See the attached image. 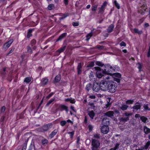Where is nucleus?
<instances>
[{
    "instance_id": "f257e3e1",
    "label": "nucleus",
    "mask_w": 150,
    "mask_h": 150,
    "mask_svg": "<svg viewBox=\"0 0 150 150\" xmlns=\"http://www.w3.org/2000/svg\"><path fill=\"white\" fill-rule=\"evenodd\" d=\"M94 69L95 70H96V74L97 77L100 79L104 76L105 77L106 79H109L110 78L109 76H106L107 75L104 69L103 70L98 67H95Z\"/></svg>"
},
{
    "instance_id": "f03ea898",
    "label": "nucleus",
    "mask_w": 150,
    "mask_h": 150,
    "mask_svg": "<svg viewBox=\"0 0 150 150\" xmlns=\"http://www.w3.org/2000/svg\"><path fill=\"white\" fill-rule=\"evenodd\" d=\"M104 70L107 76L110 75L112 76L113 74L112 72L115 71V69L109 64H105L104 66Z\"/></svg>"
},
{
    "instance_id": "7ed1b4c3",
    "label": "nucleus",
    "mask_w": 150,
    "mask_h": 150,
    "mask_svg": "<svg viewBox=\"0 0 150 150\" xmlns=\"http://www.w3.org/2000/svg\"><path fill=\"white\" fill-rule=\"evenodd\" d=\"M108 90L112 93H113L116 91L117 86V84L114 82H108Z\"/></svg>"
},
{
    "instance_id": "20e7f679",
    "label": "nucleus",
    "mask_w": 150,
    "mask_h": 150,
    "mask_svg": "<svg viewBox=\"0 0 150 150\" xmlns=\"http://www.w3.org/2000/svg\"><path fill=\"white\" fill-rule=\"evenodd\" d=\"M100 145L99 140L93 139H92L91 149L92 150H98Z\"/></svg>"
},
{
    "instance_id": "39448f33",
    "label": "nucleus",
    "mask_w": 150,
    "mask_h": 150,
    "mask_svg": "<svg viewBox=\"0 0 150 150\" xmlns=\"http://www.w3.org/2000/svg\"><path fill=\"white\" fill-rule=\"evenodd\" d=\"M109 82L105 80H103L100 81V85L101 90L103 91L108 90V86Z\"/></svg>"
},
{
    "instance_id": "423d86ee",
    "label": "nucleus",
    "mask_w": 150,
    "mask_h": 150,
    "mask_svg": "<svg viewBox=\"0 0 150 150\" xmlns=\"http://www.w3.org/2000/svg\"><path fill=\"white\" fill-rule=\"evenodd\" d=\"M52 126V124L51 123H48L44 125L42 127V130L44 132H46L51 128Z\"/></svg>"
},
{
    "instance_id": "0eeeda50",
    "label": "nucleus",
    "mask_w": 150,
    "mask_h": 150,
    "mask_svg": "<svg viewBox=\"0 0 150 150\" xmlns=\"http://www.w3.org/2000/svg\"><path fill=\"white\" fill-rule=\"evenodd\" d=\"M109 130L108 126L103 125L101 128V131L103 133L106 134L108 133Z\"/></svg>"
},
{
    "instance_id": "6e6552de",
    "label": "nucleus",
    "mask_w": 150,
    "mask_h": 150,
    "mask_svg": "<svg viewBox=\"0 0 150 150\" xmlns=\"http://www.w3.org/2000/svg\"><path fill=\"white\" fill-rule=\"evenodd\" d=\"M141 107V103L138 102H137L135 104V105L133 106L132 108L134 110H140Z\"/></svg>"
},
{
    "instance_id": "1a4fd4ad",
    "label": "nucleus",
    "mask_w": 150,
    "mask_h": 150,
    "mask_svg": "<svg viewBox=\"0 0 150 150\" xmlns=\"http://www.w3.org/2000/svg\"><path fill=\"white\" fill-rule=\"evenodd\" d=\"M102 123L104 125L108 126L110 124V119L107 117H104L102 120Z\"/></svg>"
},
{
    "instance_id": "9d476101",
    "label": "nucleus",
    "mask_w": 150,
    "mask_h": 150,
    "mask_svg": "<svg viewBox=\"0 0 150 150\" xmlns=\"http://www.w3.org/2000/svg\"><path fill=\"white\" fill-rule=\"evenodd\" d=\"M93 91L96 92H98L101 90V87L100 85L97 84L96 85L94 84L93 87Z\"/></svg>"
},
{
    "instance_id": "9b49d317",
    "label": "nucleus",
    "mask_w": 150,
    "mask_h": 150,
    "mask_svg": "<svg viewBox=\"0 0 150 150\" xmlns=\"http://www.w3.org/2000/svg\"><path fill=\"white\" fill-rule=\"evenodd\" d=\"M66 46L61 47L59 49L56 51L55 52L56 54L57 55H59L62 52H63L65 49Z\"/></svg>"
},
{
    "instance_id": "f8f14e48",
    "label": "nucleus",
    "mask_w": 150,
    "mask_h": 150,
    "mask_svg": "<svg viewBox=\"0 0 150 150\" xmlns=\"http://www.w3.org/2000/svg\"><path fill=\"white\" fill-rule=\"evenodd\" d=\"M59 108L61 111L65 110L67 113H68L69 111L68 107L64 105H60L59 106Z\"/></svg>"
},
{
    "instance_id": "ddd939ff",
    "label": "nucleus",
    "mask_w": 150,
    "mask_h": 150,
    "mask_svg": "<svg viewBox=\"0 0 150 150\" xmlns=\"http://www.w3.org/2000/svg\"><path fill=\"white\" fill-rule=\"evenodd\" d=\"M82 67L81 63H79L77 66V74L78 75L80 74L82 71Z\"/></svg>"
},
{
    "instance_id": "4468645a",
    "label": "nucleus",
    "mask_w": 150,
    "mask_h": 150,
    "mask_svg": "<svg viewBox=\"0 0 150 150\" xmlns=\"http://www.w3.org/2000/svg\"><path fill=\"white\" fill-rule=\"evenodd\" d=\"M67 35L66 33H63L61 34L56 40V42H58L59 41H61Z\"/></svg>"
},
{
    "instance_id": "2eb2a0df",
    "label": "nucleus",
    "mask_w": 150,
    "mask_h": 150,
    "mask_svg": "<svg viewBox=\"0 0 150 150\" xmlns=\"http://www.w3.org/2000/svg\"><path fill=\"white\" fill-rule=\"evenodd\" d=\"M114 114V112L112 111H110L104 113L105 115L109 117H111L113 116Z\"/></svg>"
},
{
    "instance_id": "dca6fc26",
    "label": "nucleus",
    "mask_w": 150,
    "mask_h": 150,
    "mask_svg": "<svg viewBox=\"0 0 150 150\" xmlns=\"http://www.w3.org/2000/svg\"><path fill=\"white\" fill-rule=\"evenodd\" d=\"M36 43V41L35 39L32 40L30 42V45L33 47L32 49L33 50H35L36 48V46H35Z\"/></svg>"
},
{
    "instance_id": "f3484780",
    "label": "nucleus",
    "mask_w": 150,
    "mask_h": 150,
    "mask_svg": "<svg viewBox=\"0 0 150 150\" xmlns=\"http://www.w3.org/2000/svg\"><path fill=\"white\" fill-rule=\"evenodd\" d=\"M48 81V79L46 78H42L41 81V85L42 86H45L47 84Z\"/></svg>"
},
{
    "instance_id": "a211bd4d",
    "label": "nucleus",
    "mask_w": 150,
    "mask_h": 150,
    "mask_svg": "<svg viewBox=\"0 0 150 150\" xmlns=\"http://www.w3.org/2000/svg\"><path fill=\"white\" fill-rule=\"evenodd\" d=\"M60 16L62 17H59V19L60 21H61L68 16H69V14L68 13L64 14L61 13Z\"/></svg>"
},
{
    "instance_id": "6ab92c4d",
    "label": "nucleus",
    "mask_w": 150,
    "mask_h": 150,
    "mask_svg": "<svg viewBox=\"0 0 150 150\" xmlns=\"http://www.w3.org/2000/svg\"><path fill=\"white\" fill-rule=\"evenodd\" d=\"M61 79V76L60 74H58L55 77L53 81L54 83H58L60 81Z\"/></svg>"
},
{
    "instance_id": "aec40b11",
    "label": "nucleus",
    "mask_w": 150,
    "mask_h": 150,
    "mask_svg": "<svg viewBox=\"0 0 150 150\" xmlns=\"http://www.w3.org/2000/svg\"><path fill=\"white\" fill-rule=\"evenodd\" d=\"M111 99V98H108V100L107 101V103L104 106V108H109L110 107L111 104V103L110 102V100Z\"/></svg>"
},
{
    "instance_id": "412c9836",
    "label": "nucleus",
    "mask_w": 150,
    "mask_h": 150,
    "mask_svg": "<svg viewBox=\"0 0 150 150\" xmlns=\"http://www.w3.org/2000/svg\"><path fill=\"white\" fill-rule=\"evenodd\" d=\"M88 115L91 119H93L95 116V114L93 111L92 110L88 112Z\"/></svg>"
},
{
    "instance_id": "4be33fe9",
    "label": "nucleus",
    "mask_w": 150,
    "mask_h": 150,
    "mask_svg": "<svg viewBox=\"0 0 150 150\" xmlns=\"http://www.w3.org/2000/svg\"><path fill=\"white\" fill-rule=\"evenodd\" d=\"M114 26L113 24L110 25L107 29L108 32L109 33L112 32L113 30Z\"/></svg>"
},
{
    "instance_id": "5701e85b",
    "label": "nucleus",
    "mask_w": 150,
    "mask_h": 150,
    "mask_svg": "<svg viewBox=\"0 0 150 150\" xmlns=\"http://www.w3.org/2000/svg\"><path fill=\"white\" fill-rule=\"evenodd\" d=\"M41 144L42 145L45 146L46 144H48V140L45 138H44L41 140Z\"/></svg>"
},
{
    "instance_id": "b1692460",
    "label": "nucleus",
    "mask_w": 150,
    "mask_h": 150,
    "mask_svg": "<svg viewBox=\"0 0 150 150\" xmlns=\"http://www.w3.org/2000/svg\"><path fill=\"white\" fill-rule=\"evenodd\" d=\"M34 30V28L33 29H29L28 30L27 34V37L28 38H30V37L32 36V33Z\"/></svg>"
},
{
    "instance_id": "393cba45",
    "label": "nucleus",
    "mask_w": 150,
    "mask_h": 150,
    "mask_svg": "<svg viewBox=\"0 0 150 150\" xmlns=\"http://www.w3.org/2000/svg\"><path fill=\"white\" fill-rule=\"evenodd\" d=\"M58 131V129H55L50 134V136L51 138H53L57 133Z\"/></svg>"
},
{
    "instance_id": "a878e982",
    "label": "nucleus",
    "mask_w": 150,
    "mask_h": 150,
    "mask_svg": "<svg viewBox=\"0 0 150 150\" xmlns=\"http://www.w3.org/2000/svg\"><path fill=\"white\" fill-rule=\"evenodd\" d=\"M134 32L136 33H137L139 35H141L143 33L142 30H139L137 28H134L133 29Z\"/></svg>"
},
{
    "instance_id": "bb28decb",
    "label": "nucleus",
    "mask_w": 150,
    "mask_h": 150,
    "mask_svg": "<svg viewBox=\"0 0 150 150\" xmlns=\"http://www.w3.org/2000/svg\"><path fill=\"white\" fill-rule=\"evenodd\" d=\"M31 81V78L30 77H28L25 78L24 80V82L26 84L28 83Z\"/></svg>"
},
{
    "instance_id": "cd10ccee",
    "label": "nucleus",
    "mask_w": 150,
    "mask_h": 150,
    "mask_svg": "<svg viewBox=\"0 0 150 150\" xmlns=\"http://www.w3.org/2000/svg\"><path fill=\"white\" fill-rule=\"evenodd\" d=\"M92 35L93 33L92 32L88 33L86 36V41H88Z\"/></svg>"
},
{
    "instance_id": "c85d7f7f",
    "label": "nucleus",
    "mask_w": 150,
    "mask_h": 150,
    "mask_svg": "<svg viewBox=\"0 0 150 150\" xmlns=\"http://www.w3.org/2000/svg\"><path fill=\"white\" fill-rule=\"evenodd\" d=\"M144 131L146 134H148L150 132V129L146 126H144Z\"/></svg>"
},
{
    "instance_id": "c756f323",
    "label": "nucleus",
    "mask_w": 150,
    "mask_h": 150,
    "mask_svg": "<svg viewBox=\"0 0 150 150\" xmlns=\"http://www.w3.org/2000/svg\"><path fill=\"white\" fill-rule=\"evenodd\" d=\"M140 119L144 123H146L147 121L148 120L147 117L144 116H141V117H140Z\"/></svg>"
},
{
    "instance_id": "7c9ffc66",
    "label": "nucleus",
    "mask_w": 150,
    "mask_h": 150,
    "mask_svg": "<svg viewBox=\"0 0 150 150\" xmlns=\"http://www.w3.org/2000/svg\"><path fill=\"white\" fill-rule=\"evenodd\" d=\"M27 52L30 54H32L33 52L31 47L29 46H28L27 47Z\"/></svg>"
},
{
    "instance_id": "2f4dec72",
    "label": "nucleus",
    "mask_w": 150,
    "mask_h": 150,
    "mask_svg": "<svg viewBox=\"0 0 150 150\" xmlns=\"http://www.w3.org/2000/svg\"><path fill=\"white\" fill-rule=\"evenodd\" d=\"M55 100V98H51L50 100L45 105L46 107H47L49 106V105L51 104L52 102H53Z\"/></svg>"
},
{
    "instance_id": "473e14b6",
    "label": "nucleus",
    "mask_w": 150,
    "mask_h": 150,
    "mask_svg": "<svg viewBox=\"0 0 150 150\" xmlns=\"http://www.w3.org/2000/svg\"><path fill=\"white\" fill-rule=\"evenodd\" d=\"M92 87V84L90 83H88L87 84L86 86V89L87 91H88L91 89Z\"/></svg>"
},
{
    "instance_id": "72a5a7b5",
    "label": "nucleus",
    "mask_w": 150,
    "mask_h": 150,
    "mask_svg": "<svg viewBox=\"0 0 150 150\" xmlns=\"http://www.w3.org/2000/svg\"><path fill=\"white\" fill-rule=\"evenodd\" d=\"M112 75L114 76V77L117 78H121V74L119 73H113Z\"/></svg>"
},
{
    "instance_id": "f704fd0d",
    "label": "nucleus",
    "mask_w": 150,
    "mask_h": 150,
    "mask_svg": "<svg viewBox=\"0 0 150 150\" xmlns=\"http://www.w3.org/2000/svg\"><path fill=\"white\" fill-rule=\"evenodd\" d=\"M24 117V115L23 113H21L20 114H17L16 116V118L17 120L19 119L23 118Z\"/></svg>"
},
{
    "instance_id": "c9c22d12",
    "label": "nucleus",
    "mask_w": 150,
    "mask_h": 150,
    "mask_svg": "<svg viewBox=\"0 0 150 150\" xmlns=\"http://www.w3.org/2000/svg\"><path fill=\"white\" fill-rule=\"evenodd\" d=\"M54 4H49L47 7L48 9L50 10L54 9Z\"/></svg>"
},
{
    "instance_id": "e433bc0d",
    "label": "nucleus",
    "mask_w": 150,
    "mask_h": 150,
    "mask_svg": "<svg viewBox=\"0 0 150 150\" xmlns=\"http://www.w3.org/2000/svg\"><path fill=\"white\" fill-rule=\"evenodd\" d=\"M94 65V63L93 62H88L87 67H93Z\"/></svg>"
},
{
    "instance_id": "4c0bfd02",
    "label": "nucleus",
    "mask_w": 150,
    "mask_h": 150,
    "mask_svg": "<svg viewBox=\"0 0 150 150\" xmlns=\"http://www.w3.org/2000/svg\"><path fill=\"white\" fill-rule=\"evenodd\" d=\"M128 107V106L126 105H123L121 107L120 109L124 111L127 110Z\"/></svg>"
},
{
    "instance_id": "58836bf2",
    "label": "nucleus",
    "mask_w": 150,
    "mask_h": 150,
    "mask_svg": "<svg viewBox=\"0 0 150 150\" xmlns=\"http://www.w3.org/2000/svg\"><path fill=\"white\" fill-rule=\"evenodd\" d=\"M75 131H73L71 132H68V134L69 135V136L71 139H72L74 135V134Z\"/></svg>"
},
{
    "instance_id": "ea45409f",
    "label": "nucleus",
    "mask_w": 150,
    "mask_h": 150,
    "mask_svg": "<svg viewBox=\"0 0 150 150\" xmlns=\"http://www.w3.org/2000/svg\"><path fill=\"white\" fill-rule=\"evenodd\" d=\"M149 104H144L143 106V108L144 110H150V108L148 107Z\"/></svg>"
},
{
    "instance_id": "a19ab883",
    "label": "nucleus",
    "mask_w": 150,
    "mask_h": 150,
    "mask_svg": "<svg viewBox=\"0 0 150 150\" xmlns=\"http://www.w3.org/2000/svg\"><path fill=\"white\" fill-rule=\"evenodd\" d=\"M113 4L118 9L120 8V6L116 0H115Z\"/></svg>"
},
{
    "instance_id": "79ce46f5",
    "label": "nucleus",
    "mask_w": 150,
    "mask_h": 150,
    "mask_svg": "<svg viewBox=\"0 0 150 150\" xmlns=\"http://www.w3.org/2000/svg\"><path fill=\"white\" fill-rule=\"evenodd\" d=\"M9 41L5 43L3 46V49H7L9 47V44L8 43Z\"/></svg>"
},
{
    "instance_id": "37998d69",
    "label": "nucleus",
    "mask_w": 150,
    "mask_h": 150,
    "mask_svg": "<svg viewBox=\"0 0 150 150\" xmlns=\"http://www.w3.org/2000/svg\"><path fill=\"white\" fill-rule=\"evenodd\" d=\"M98 6V4H96L94 6H93L91 7V11H96V10Z\"/></svg>"
},
{
    "instance_id": "c03bdc74",
    "label": "nucleus",
    "mask_w": 150,
    "mask_h": 150,
    "mask_svg": "<svg viewBox=\"0 0 150 150\" xmlns=\"http://www.w3.org/2000/svg\"><path fill=\"white\" fill-rule=\"evenodd\" d=\"M150 145V141H148L146 142L145 145L144 146V149H148Z\"/></svg>"
},
{
    "instance_id": "a18cd8bd",
    "label": "nucleus",
    "mask_w": 150,
    "mask_h": 150,
    "mask_svg": "<svg viewBox=\"0 0 150 150\" xmlns=\"http://www.w3.org/2000/svg\"><path fill=\"white\" fill-rule=\"evenodd\" d=\"M105 10V8L101 6L99 8L98 13H103L104 12Z\"/></svg>"
},
{
    "instance_id": "49530a36",
    "label": "nucleus",
    "mask_w": 150,
    "mask_h": 150,
    "mask_svg": "<svg viewBox=\"0 0 150 150\" xmlns=\"http://www.w3.org/2000/svg\"><path fill=\"white\" fill-rule=\"evenodd\" d=\"M96 64L100 67H102L103 66H104V64L99 61H96Z\"/></svg>"
},
{
    "instance_id": "de8ad7c7",
    "label": "nucleus",
    "mask_w": 150,
    "mask_h": 150,
    "mask_svg": "<svg viewBox=\"0 0 150 150\" xmlns=\"http://www.w3.org/2000/svg\"><path fill=\"white\" fill-rule=\"evenodd\" d=\"M133 100H129L126 101V103L127 105L132 104L133 103Z\"/></svg>"
},
{
    "instance_id": "09e8293b",
    "label": "nucleus",
    "mask_w": 150,
    "mask_h": 150,
    "mask_svg": "<svg viewBox=\"0 0 150 150\" xmlns=\"http://www.w3.org/2000/svg\"><path fill=\"white\" fill-rule=\"evenodd\" d=\"M67 123V122L65 120L61 121L60 122V124L62 126H64Z\"/></svg>"
},
{
    "instance_id": "8fccbe9b",
    "label": "nucleus",
    "mask_w": 150,
    "mask_h": 150,
    "mask_svg": "<svg viewBox=\"0 0 150 150\" xmlns=\"http://www.w3.org/2000/svg\"><path fill=\"white\" fill-rule=\"evenodd\" d=\"M54 93V92H52L50 93L46 97V98L48 99L50 98L52 96Z\"/></svg>"
},
{
    "instance_id": "3c124183",
    "label": "nucleus",
    "mask_w": 150,
    "mask_h": 150,
    "mask_svg": "<svg viewBox=\"0 0 150 150\" xmlns=\"http://www.w3.org/2000/svg\"><path fill=\"white\" fill-rule=\"evenodd\" d=\"M93 137L97 139H99L100 138V134H93Z\"/></svg>"
},
{
    "instance_id": "603ef678",
    "label": "nucleus",
    "mask_w": 150,
    "mask_h": 150,
    "mask_svg": "<svg viewBox=\"0 0 150 150\" xmlns=\"http://www.w3.org/2000/svg\"><path fill=\"white\" fill-rule=\"evenodd\" d=\"M138 68L139 70V71L140 72L142 71L141 69L142 68V65L140 63H138Z\"/></svg>"
},
{
    "instance_id": "864d4df0",
    "label": "nucleus",
    "mask_w": 150,
    "mask_h": 150,
    "mask_svg": "<svg viewBox=\"0 0 150 150\" xmlns=\"http://www.w3.org/2000/svg\"><path fill=\"white\" fill-rule=\"evenodd\" d=\"M120 78H117L116 77H114L113 78V80L115 81H116L118 83H119L120 82Z\"/></svg>"
},
{
    "instance_id": "5fc2aeb1",
    "label": "nucleus",
    "mask_w": 150,
    "mask_h": 150,
    "mask_svg": "<svg viewBox=\"0 0 150 150\" xmlns=\"http://www.w3.org/2000/svg\"><path fill=\"white\" fill-rule=\"evenodd\" d=\"M26 142V143H25L24 144V145L23 146L22 149L21 150H26V149L27 148V141L25 142Z\"/></svg>"
},
{
    "instance_id": "6e6d98bb",
    "label": "nucleus",
    "mask_w": 150,
    "mask_h": 150,
    "mask_svg": "<svg viewBox=\"0 0 150 150\" xmlns=\"http://www.w3.org/2000/svg\"><path fill=\"white\" fill-rule=\"evenodd\" d=\"M107 2L106 1H105L101 6L102 7L105 9V7L107 6Z\"/></svg>"
},
{
    "instance_id": "4d7b16f0",
    "label": "nucleus",
    "mask_w": 150,
    "mask_h": 150,
    "mask_svg": "<svg viewBox=\"0 0 150 150\" xmlns=\"http://www.w3.org/2000/svg\"><path fill=\"white\" fill-rule=\"evenodd\" d=\"M120 45L121 46L124 47H125L126 45V43L123 41H122V42H121L120 43Z\"/></svg>"
},
{
    "instance_id": "13d9d810",
    "label": "nucleus",
    "mask_w": 150,
    "mask_h": 150,
    "mask_svg": "<svg viewBox=\"0 0 150 150\" xmlns=\"http://www.w3.org/2000/svg\"><path fill=\"white\" fill-rule=\"evenodd\" d=\"M88 128L89 131L90 132H91L92 131V130H93V127L92 125H89L88 126Z\"/></svg>"
},
{
    "instance_id": "bf43d9fd",
    "label": "nucleus",
    "mask_w": 150,
    "mask_h": 150,
    "mask_svg": "<svg viewBox=\"0 0 150 150\" xmlns=\"http://www.w3.org/2000/svg\"><path fill=\"white\" fill-rule=\"evenodd\" d=\"M73 25L74 26H79V24L78 22H73L72 23Z\"/></svg>"
},
{
    "instance_id": "052dcab7",
    "label": "nucleus",
    "mask_w": 150,
    "mask_h": 150,
    "mask_svg": "<svg viewBox=\"0 0 150 150\" xmlns=\"http://www.w3.org/2000/svg\"><path fill=\"white\" fill-rule=\"evenodd\" d=\"M121 119L122 121H124L125 122H127L129 120V117H127L124 118L122 117Z\"/></svg>"
},
{
    "instance_id": "680f3d73",
    "label": "nucleus",
    "mask_w": 150,
    "mask_h": 150,
    "mask_svg": "<svg viewBox=\"0 0 150 150\" xmlns=\"http://www.w3.org/2000/svg\"><path fill=\"white\" fill-rule=\"evenodd\" d=\"M33 147H34V148H35V145H34V144H33L31 143L30 145L29 148L28 150H32Z\"/></svg>"
},
{
    "instance_id": "e2e57ef3",
    "label": "nucleus",
    "mask_w": 150,
    "mask_h": 150,
    "mask_svg": "<svg viewBox=\"0 0 150 150\" xmlns=\"http://www.w3.org/2000/svg\"><path fill=\"white\" fill-rule=\"evenodd\" d=\"M5 110V108L4 106H3L1 108L0 110V111L1 113H4Z\"/></svg>"
},
{
    "instance_id": "0e129e2a",
    "label": "nucleus",
    "mask_w": 150,
    "mask_h": 150,
    "mask_svg": "<svg viewBox=\"0 0 150 150\" xmlns=\"http://www.w3.org/2000/svg\"><path fill=\"white\" fill-rule=\"evenodd\" d=\"M147 57H150V45L149 46V48L148 51Z\"/></svg>"
},
{
    "instance_id": "69168bd1",
    "label": "nucleus",
    "mask_w": 150,
    "mask_h": 150,
    "mask_svg": "<svg viewBox=\"0 0 150 150\" xmlns=\"http://www.w3.org/2000/svg\"><path fill=\"white\" fill-rule=\"evenodd\" d=\"M88 118L87 116H86L84 117V123L85 124H86L87 123Z\"/></svg>"
},
{
    "instance_id": "338daca9",
    "label": "nucleus",
    "mask_w": 150,
    "mask_h": 150,
    "mask_svg": "<svg viewBox=\"0 0 150 150\" xmlns=\"http://www.w3.org/2000/svg\"><path fill=\"white\" fill-rule=\"evenodd\" d=\"M89 78H90V80H93V79L94 77V75L93 74H90V75L89 76Z\"/></svg>"
},
{
    "instance_id": "774afa93",
    "label": "nucleus",
    "mask_w": 150,
    "mask_h": 150,
    "mask_svg": "<svg viewBox=\"0 0 150 150\" xmlns=\"http://www.w3.org/2000/svg\"><path fill=\"white\" fill-rule=\"evenodd\" d=\"M63 2L65 5L67 6L68 4L69 0H63Z\"/></svg>"
}]
</instances>
